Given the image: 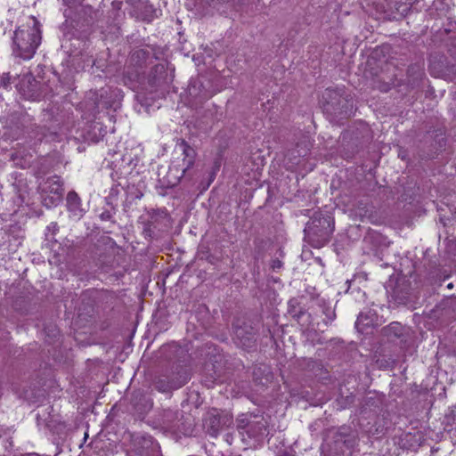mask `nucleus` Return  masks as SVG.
Returning <instances> with one entry per match:
<instances>
[{"label": "nucleus", "mask_w": 456, "mask_h": 456, "mask_svg": "<svg viewBox=\"0 0 456 456\" xmlns=\"http://www.w3.org/2000/svg\"><path fill=\"white\" fill-rule=\"evenodd\" d=\"M42 194L63 197V183L60 176L48 177L40 186Z\"/></svg>", "instance_id": "16"}, {"label": "nucleus", "mask_w": 456, "mask_h": 456, "mask_svg": "<svg viewBox=\"0 0 456 456\" xmlns=\"http://www.w3.org/2000/svg\"><path fill=\"white\" fill-rule=\"evenodd\" d=\"M252 377L254 381L264 385L272 378L271 369L265 363L256 364L252 369Z\"/></svg>", "instance_id": "20"}, {"label": "nucleus", "mask_w": 456, "mask_h": 456, "mask_svg": "<svg viewBox=\"0 0 456 456\" xmlns=\"http://www.w3.org/2000/svg\"><path fill=\"white\" fill-rule=\"evenodd\" d=\"M322 107L329 119L338 123L353 113L354 98L344 88H327L322 94Z\"/></svg>", "instance_id": "1"}, {"label": "nucleus", "mask_w": 456, "mask_h": 456, "mask_svg": "<svg viewBox=\"0 0 456 456\" xmlns=\"http://www.w3.org/2000/svg\"><path fill=\"white\" fill-rule=\"evenodd\" d=\"M375 320L376 314L373 311L361 312L355 322V327L359 332L363 333L368 328L373 326Z\"/></svg>", "instance_id": "19"}, {"label": "nucleus", "mask_w": 456, "mask_h": 456, "mask_svg": "<svg viewBox=\"0 0 456 456\" xmlns=\"http://www.w3.org/2000/svg\"><path fill=\"white\" fill-rule=\"evenodd\" d=\"M177 145L180 146L183 151V165L182 168L177 167H171L169 168L168 176L173 175L174 179L167 180L166 184L167 187H174L180 182L187 171L193 167L197 156L196 151L184 139H179Z\"/></svg>", "instance_id": "7"}, {"label": "nucleus", "mask_w": 456, "mask_h": 456, "mask_svg": "<svg viewBox=\"0 0 456 456\" xmlns=\"http://www.w3.org/2000/svg\"><path fill=\"white\" fill-rule=\"evenodd\" d=\"M248 427L249 428V430L248 431V433L252 431V428H253V424L249 423L248 421H247L245 419H238V428H245Z\"/></svg>", "instance_id": "29"}, {"label": "nucleus", "mask_w": 456, "mask_h": 456, "mask_svg": "<svg viewBox=\"0 0 456 456\" xmlns=\"http://www.w3.org/2000/svg\"><path fill=\"white\" fill-rule=\"evenodd\" d=\"M359 441L358 433L348 426L330 430L322 445V456H353Z\"/></svg>", "instance_id": "2"}, {"label": "nucleus", "mask_w": 456, "mask_h": 456, "mask_svg": "<svg viewBox=\"0 0 456 456\" xmlns=\"http://www.w3.org/2000/svg\"><path fill=\"white\" fill-rule=\"evenodd\" d=\"M145 80L151 87H158L169 84L172 81V76L168 75L166 66L159 63L151 69Z\"/></svg>", "instance_id": "14"}, {"label": "nucleus", "mask_w": 456, "mask_h": 456, "mask_svg": "<svg viewBox=\"0 0 456 456\" xmlns=\"http://www.w3.org/2000/svg\"><path fill=\"white\" fill-rule=\"evenodd\" d=\"M346 401H348L349 403H352V402H353V398H352V397L347 396V397H346Z\"/></svg>", "instance_id": "36"}, {"label": "nucleus", "mask_w": 456, "mask_h": 456, "mask_svg": "<svg viewBox=\"0 0 456 456\" xmlns=\"http://www.w3.org/2000/svg\"><path fill=\"white\" fill-rule=\"evenodd\" d=\"M403 85V81L401 79H397L396 77L392 78L390 81H383V80H377L375 81L374 87L379 89L380 92L387 93L388 92L392 87L400 86Z\"/></svg>", "instance_id": "25"}, {"label": "nucleus", "mask_w": 456, "mask_h": 456, "mask_svg": "<svg viewBox=\"0 0 456 456\" xmlns=\"http://www.w3.org/2000/svg\"><path fill=\"white\" fill-rule=\"evenodd\" d=\"M423 76L421 65L418 63L410 65L407 69V86L411 88L419 86Z\"/></svg>", "instance_id": "18"}, {"label": "nucleus", "mask_w": 456, "mask_h": 456, "mask_svg": "<svg viewBox=\"0 0 456 456\" xmlns=\"http://www.w3.org/2000/svg\"><path fill=\"white\" fill-rule=\"evenodd\" d=\"M168 379L173 383L175 381L181 382L179 388L184 386L190 379L189 370L182 366H177L175 370H172L169 374H167Z\"/></svg>", "instance_id": "22"}, {"label": "nucleus", "mask_w": 456, "mask_h": 456, "mask_svg": "<svg viewBox=\"0 0 456 456\" xmlns=\"http://www.w3.org/2000/svg\"><path fill=\"white\" fill-rule=\"evenodd\" d=\"M42 198H43L42 201H43L44 206H45L48 208L57 206L62 200V197L48 195V194H42Z\"/></svg>", "instance_id": "28"}, {"label": "nucleus", "mask_w": 456, "mask_h": 456, "mask_svg": "<svg viewBox=\"0 0 456 456\" xmlns=\"http://www.w3.org/2000/svg\"><path fill=\"white\" fill-rule=\"evenodd\" d=\"M300 147L301 144L297 143V148L290 151L289 153L290 157H293L295 159V161L293 162V164L295 165H299L301 163L300 158L305 157L308 154V149H301Z\"/></svg>", "instance_id": "27"}, {"label": "nucleus", "mask_w": 456, "mask_h": 456, "mask_svg": "<svg viewBox=\"0 0 456 456\" xmlns=\"http://www.w3.org/2000/svg\"><path fill=\"white\" fill-rule=\"evenodd\" d=\"M179 412L172 410H164L162 413V423L167 428H178Z\"/></svg>", "instance_id": "24"}, {"label": "nucleus", "mask_w": 456, "mask_h": 456, "mask_svg": "<svg viewBox=\"0 0 456 456\" xmlns=\"http://www.w3.org/2000/svg\"><path fill=\"white\" fill-rule=\"evenodd\" d=\"M100 217L102 220L103 221H107V220H110L111 217H112V214L110 211L109 210H106V211H103L101 215H100Z\"/></svg>", "instance_id": "34"}, {"label": "nucleus", "mask_w": 456, "mask_h": 456, "mask_svg": "<svg viewBox=\"0 0 456 456\" xmlns=\"http://www.w3.org/2000/svg\"><path fill=\"white\" fill-rule=\"evenodd\" d=\"M232 422L231 416L219 412L217 409H212L205 418L204 426L208 434L216 437L221 429L224 427H229Z\"/></svg>", "instance_id": "11"}, {"label": "nucleus", "mask_w": 456, "mask_h": 456, "mask_svg": "<svg viewBox=\"0 0 456 456\" xmlns=\"http://www.w3.org/2000/svg\"><path fill=\"white\" fill-rule=\"evenodd\" d=\"M181 382H171L167 375L159 376L155 381V387L159 392L168 393L172 390L178 389Z\"/></svg>", "instance_id": "23"}, {"label": "nucleus", "mask_w": 456, "mask_h": 456, "mask_svg": "<svg viewBox=\"0 0 456 456\" xmlns=\"http://www.w3.org/2000/svg\"><path fill=\"white\" fill-rule=\"evenodd\" d=\"M313 324L310 327H315L318 330L327 328L336 318L335 308L323 298H317L315 305L312 307Z\"/></svg>", "instance_id": "9"}, {"label": "nucleus", "mask_w": 456, "mask_h": 456, "mask_svg": "<svg viewBox=\"0 0 456 456\" xmlns=\"http://www.w3.org/2000/svg\"><path fill=\"white\" fill-rule=\"evenodd\" d=\"M10 84H11V76L9 75V73L4 74L1 78V81H0V86H2L4 87H7Z\"/></svg>", "instance_id": "30"}, {"label": "nucleus", "mask_w": 456, "mask_h": 456, "mask_svg": "<svg viewBox=\"0 0 456 456\" xmlns=\"http://www.w3.org/2000/svg\"><path fill=\"white\" fill-rule=\"evenodd\" d=\"M134 12L138 18L150 21L154 16V9L148 0H137L134 4Z\"/></svg>", "instance_id": "17"}, {"label": "nucleus", "mask_w": 456, "mask_h": 456, "mask_svg": "<svg viewBox=\"0 0 456 456\" xmlns=\"http://www.w3.org/2000/svg\"><path fill=\"white\" fill-rule=\"evenodd\" d=\"M288 312L298 324L305 329H309L313 324L312 314H307L302 307L297 298H291L288 303Z\"/></svg>", "instance_id": "13"}, {"label": "nucleus", "mask_w": 456, "mask_h": 456, "mask_svg": "<svg viewBox=\"0 0 456 456\" xmlns=\"http://www.w3.org/2000/svg\"><path fill=\"white\" fill-rule=\"evenodd\" d=\"M73 64L77 69H85L86 66L94 67L95 66V61L92 59V56L83 55L81 54L80 58L74 56L72 59Z\"/></svg>", "instance_id": "26"}, {"label": "nucleus", "mask_w": 456, "mask_h": 456, "mask_svg": "<svg viewBox=\"0 0 456 456\" xmlns=\"http://www.w3.org/2000/svg\"><path fill=\"white\" fill-rule=\"evenodd\" d=\"M188 94L191 98V103L195 105L202 104L211 97V94L205 89L202 82L199 79L191 81L188 86Z\"/></svg>", "instance_id": "15"}, {"label": "nucleus", "mask_w": 456, "mask_h": 456, "mask_svg": "<svg viewBox=\"0 0 456 456\" xmlns=\"http://www.w3.org/2000/svg\"><path fill=\"white\" fill-rule=\"evenodd\" d=\"M282 266V262L279 259H273L271 264V267L273 270L280 269Z\"/></svg>", "instance_id": "33"}, {"label": "nucleus", "mask_w": 456, "mask_h": 456, "mask_svg": "<svg viewBox=\"0 0 456 456\" xmlns=\"http://www.w3.org/2000/svg\"><path fill=\"white\" fill-rule=\"evenodd\" d=\"M66 200L68 210L75 216H81L83 209L81 208V200L78 195L74 191H71L68 193Z\"/></svg>", "instance_id": "21"}, {"label": "nucleus", "mask_w": 456, "mask_h": 456, "mask_svg": "<svg viewBox=\"0 0 456 456\" xmlns=\"http://www.w3.org/2000/svg\"><path fill=\"white\" fill-rule=\"evenodd\" d=\"M334 231V223L330 216H314L305 228L307 241L316 248L327 244Z\"/></svg>", "instance_id": "4"}, {"label": "nucleus", "mask_w": 456, "mask_h": 456, "mask_svg": "<svg viewBox=\"0 0 456 456\" xmlns=\"http://www.w3.org/2000/svg\"><path fill=\"white\" fill-rule=\"evenodd\" d=\"M62 1L65 5L69 6V8H73V7L79 5L83 0H62Z\"/></svg>", "instance_id": "31"}, {"label": "nucleus", "mask_w": 456, "mask_h": 456, "mask_svg": "<svg viewBox=\"0 0 456 456\" xmlns=\"http://www.w3.org/2000/svg\"><path fill=\"white\" fill-rule=\"evenodd\" d=\"M209 4L216 6L219 4H224L226 3H234L235 0H208Z\"/></svg>", "instance_id": "32"}, {"label": "nucleus", "mask_w": 456, "mask_h": 456, "mask_svg": "<svg viewBox=\"0 0 456 456\" xmlns=\"http://www.w3.org/2000/svg\"><path fill=\"white\" fill-rule=\"evenodd\" d=\"M381 334L387 341L395 343L402 349L408 348L413 342L412 330L398 322H393L382 328Z\"/></svg>", "instance_id": "8"}, {"label": "nucleus", "mask_w": 456, "mask_h": 456, "mask_svg": "<svg viewBox=\"0 0 456 456\" xmlns=\"http://www.w3.org/2000/svg\"><path fill=\"white\" fill-rule=\"evenodd\" d=\"M43 85L30 74H25L16 85L20 94L26 100L37 101L42 96Z\"/></svg>", "instance_id": "10"}, {"label": "nucleus", "mask_w": 456, "mask_h": 456, "mask_svg": "<svg viewBox=\"0 0 456 456\" xmlns=\"http://www.w3.org/2000/svg\"><path fill=\"white\" fill-rule=\"evenodd\" d=\"M41 43L39 22L34 19V25L17 28L12 37V53L23 60L31 59Z\"/></svg>", "instance_id": "3"}, {"label": "nucleus", "mask_w": 456, "mask_h": 456, "mask_svg": "<svg viewBox=\"0 0 456 456\" xmlns=\"http://www.w3.org/2000/svg\"><path fill=\"white\" fill-rule=\"evenodd\" d=\"M111 5H112V8L116 11H119L121 9V6H122V2L121 1H113L111 3Z\"/></svg>", "instance_id": "35"}, {"label": "nucleus", "mask_w": 456, "mask_h": 456, "mask_svg": "<svg viewBox=\"0 0 456 456\" xmlns=\"http://www.w3.org/2000/svg\"><path fill=\"white\" fill-rule=\"evenodd\" d=\"M232 340L238 347L246 351L256 349L257 328L252 321L237 318L232 323Z\"/></svg>", "instance_id": "6"}, {"label": "nucleus", "mask_w": 456, "mask_h": 456, "mask_svg": "<svg viewBox=\"0 0 456 456\" xmlns=\"http://www.w3.org/2000/svg\"><path fill=\"white\" fill-rule=\"evenodd\" d=\"M150 57L151 53L144 49H136L131 53L128 64L125 67L123 73L125 85L134 87L136 83H144V69Z\"/></svg>", "instance_id": "5"}, {"label": "nucleus", "mask_w": 456, "mask_h": 456, "mask_svg": "<svg viewBox=\"0 0 456 456\" xmlns=\"http://www.w3.org/2000/svg\"><path fill=\"white\" fill-rule=\"evenodd\" d=\"M129 456H162L160 447L150 436H141L134 440Z\"/></svg>", "instance_id": "12"}, {"label": "nucleus", "mask_w": 456, "mask_h": 456, "mask_svg": "<svg viewBox=\"0 0 456 456\" xmlns=\"http://www.w3.org/2000/svg\"><path fill=\"white\" fill-rule=\"evenodd\" d=\"M262 428H263L265 430L266 429V428H265V425L261 423V427H259V431H261Z\"/></svg>", "instance_id": "37"}]
</instances>
